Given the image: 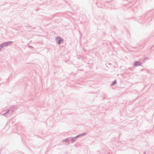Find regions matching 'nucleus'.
Here are the masks:
<instances>
[{
  "label": "nucleus",
  "instance_id": "obj_1",
  "mask_svg": "<svg viewBox=\"0 0 154 154\" xmlns=\"http://www.w3.org/2000/svg\"><path fill=\"white\" fill-rule=\"evenodd\" d=\"M56 39L57 40H58L59 42L58 44H59L63 41V40L60 38L59 37H57Z\"/></svg>",
  "mask_w": 154,
  "mask_h": 154
},
{
  "label": "nucleus",
  "instance_id": "obj_2",
  "mask_svg": "<svg viewBox=\"0 0 154 154\" xmlns=\"http://www.w3.org/2000/svg\"><path fill=\"white\" fill-rule=\"evenodd\" d=\"M141 64V63L139 62H135L134 63V66H140Z\"/></svg>",
  "mask_w": 154,
  "mask_h": 154
},
{
  "label": "nucleus",
  "instance_id": "obj_3",
  "mask_svg": "<svg viewBox=\"0 0 154 154\" xmlns=\"http://www.w3.org/2000/svg\"><path fill=\"white\" fill-rule=\"evenodd\" d=\"M76 137H75L74 138H72V141H74L75 140H76Z\"/></svg>",
  "mask_w": 154,
  "mask_h": 154
},
{
  "label": "nucleus",
  "instance_id": "obj_4",
  "mask_svg": "<svg viewBox=\"0 0 154 154\" xmlns=\"http://www.w3.org/2000/svg\"><path fill=\"white\" fill-rule=\"evenodd\" d=\"M144 154H145V153H144Z\"/></svg>",
  "mask_w": 154,
  "mask_h": 154
}]
</instances>
